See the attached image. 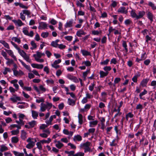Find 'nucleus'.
Here are the masks:
<instances>
[{
    "instance_id": "1",
    "label": "nucleus",
    "mask_w": 156,
    "mask_h": 156,
    "mask_svg": "<svg viewBox=\"0 0 156 156\" xmlns=\"http://www.w3.org/2000/svg\"><path fill=\"white\" fill-rule=\"evenodd\" d=\"M46 104H45L42 103L41 104L40 111L41 112H44L46 109L49 111L52 106V104L51 103L46 102Z\"/></svg>"
},
{
    "instance_id": "2",
    "label": "nucleus",
    "mask_w": 156,
    "mask_h": 156,
    "mask_svg": "<svg viewBox=\"0 0 156 156\" xmlns=\"http://www.w3.org/2000/svg\"><path fill=\"white\" fill-rule=\"evenodd\" d=\"M27 141L28 143L26 146V147L28 149H30L32 148L35 145V143L37 140L36 139L31 138H29L27 140Z\"/></svg>"
},
{
    "instance_id": "3",
    "label": "nucleus",
    "mask_w": 156,
    "mask_h": 156,
    "mask_svg": "<svg viewBox=\"0 0 156 156\" xmlns=\"http://www.w3.org/2000/svg\"><path fill=\"white\" fill-rule=\"evenodd\" d=\"M20 55L27 62L31 63V60L30 58L29 55H27L26 53L23 50H20L18 51Z\"/></svg>"
},
{
    "instance_id": "4",
    "label": "nucleus",
    "mask_w": 156,
    "mask_h": 156,
    "mask_svg": "<svg viewBox=\"0 0 156 156\" xmlns=\"http://www.w3.org/2000/svg\"><path fill=\"white\" fill-rule=\"evenodd\" d=\"M13 75L17 77H20L24 75V73L21 70H17L16 69H12Z\"/></svg>"
},
{
    "instance_id": "5",
    "label": "nucleus",
    "mask_w": 156,
    "mask_h": 156,
    "mask_svg": "<svg viewBox=\"0 0 156 156\" xmlns=\"http://www.w3.org/2000/svg\"><path fill=\"white\" fill-rule=\"evenodd\" d=\"M90 143L89 142H87L85 143L81 144V146L84 147V152L89 151L90 148L89 146H90Z\"/></svg>"
},
{
    "instance_id": "6",
    "label": "nucleus",
    "mask_w": 156,
    "mask_h": 156,
    "mask_svg": "<svg viewBox=\"0 0 156 156\" xmlns=\"http://www.w3.org/2000/svg\"><path fill=\"white\" fill-rule=\"evenodd\" d=\"M10 100L13 103H15L17 101L21 100V98L20 97L17 96L16 94H13V96L10 98Z\"/></svg>"
},
{
    "instance_id": "7",
    "label": "nucleus",
    "mask_w": 156,
    "mask_h": 156,
    "mask_svg": "<svg viewBox=\"0 0 156 156\" xmlns=\"http://www.w3.org/2000/svg\"><path fill=\"white\" fill-rule=\"evenodd\" d=\"M12 21L14 23L16 26L18 27H21L24 25V23L20 19L13 20H12Z\"/></svg>"
},
{
    "instance_id": "8",
    "label": "nucleus",
    "mask_w": 156,
    "mask_h": 156,
    "mask_svg": "<svg viewBox=\"0 0 156 156\" xmlns=\"http://www.w3.org/2000/svg\"><path fill=\"white\" fill-rule=\"evenodd\" d=\"M5 51L7 53L8 55L10 56L11 57L13 58L15 60H17V58L16 56L14 55L13 52L11 50H8L5 49Z\"/></svg>"
},
{
    "instance_id": "9",
    "label": "nucleus",
    "mask_w": 156,
    "mask_h": 156,
    "mask_svg": "<svg viewBox=\"0 0 156 156\" xmlns=\"http://www.w3.org/2000/svg\"><path fill=\"white\" fill-rule=\"evenodd\" d=\"M117 12L119 13H121L127 14L128 13L127 9H126V8L124 6H122L119 8Z\"/></svg>"
},
{
    "instance_id": "10",
    "label": "nucleus",
    "mask_w": 156,
    "mask_h": 156,
    "mask_svg": "<svg viewBox=\"0 0 156 156\" xmlns=\"http://www.w3.org/2000/svg\"><path fill=\"white\" fill-rule=\"evenodd\" d=\"M17 82L18 80L16 79L12 80L10 81V83L13 84V86L16 88V91H17L19 89V86L17 84Z\"/></svg>"
},
{
    "instance_id": "11",
    "label": "nucleus",
    "mask_w": 156,
    "mask_h": 156,
    "mask_svg": "<svg viewBox=\"0 0 156 156\" xmlns=\"http://www.w3.org/2000/svg\"><path fill=\"white\" fill-rule=\"evenodd\" d=\"M48 25L44 22H41L39 23V26L38 28L39 29H47Z\"/></svg>"
},
{
    "instance_id": "12",
    "label": "nucleus",
    "mask_w": 156,
    "mask_h": 156,
    "mask_svg": "<svg viewBox=\"0 0 156 156\" xmlns=\"http://www.w3.org/2000/svg\"><path fill=\"white\" fill-rule=\"evenodd\" d=\"M73 20L71 19L70 21H69L66 22L65 25V27L66 28L71 27L73 26Z\"/></svg>"
},
{
    "instance_id": "13",
    "label": "nucleus",
    "mask_w": 156,
    "mask_h": 156,
    "mask_svg": "<svg viewBox=\"0 0 156 156\" xmlns=\"http://www.w3.org/2000/svg\"><path fill=\"white\" fill-rule=\"evenodd\" d=\"M63 133L66 135H69L68 137L69 138L72 136L73 132L72 131L69 132L68 130L65 129L63 130Z\"/></svg>"
},
{
    "instance_id": "14",
    "label": "nucleus",
    "mask_w": 156,
    "mask_h": 156,
    "mask_svg": "<svg viewBox=\"0 0 156 156\" xmlns=\"http://www.w3.org/2000/svg\"><path fill=\"white\" fill-rule=\"evenodd\" d=\"M31 66L34 68H36L38 69H42L43 67V65L42 64L32 63L31 64Z\"/></svg>"
},
{
    "instance_id": "15",
    "label": "nucleus",
    "mask_w": 156,
    "mask_h": 156,
    "mask_svg": "<svg viewBox=\"0 0 156 156\" xmlns=\"http://www.w3.org/2000/svg\"><path fill=\"white\" fill-rule=\"evenodd\" d=\"M44 55L45 54L44 53H41L38 51H37L36 52V54H34L33 55V56L35 58V57L40 58L42 56Z\"/></svg>"
},
{
    "instance_id": "16",
    "label": "nucleus",
    "mask_w": 156,
    "mask_h": 156,
    "mask_svg": "<svg viewBox=\"0 0 156 156\" xmlns=\"http://www.w3.org/2000/svg\"><path fill=\"white\" fill-rule=\"evenodd\" d=\"M145 14V12L144 11H140L137 15V19H140L142 18Z\"/></svg>"
},
{
    "instance_id": "17",
    "label": "nucleus",
    "mask_w": 156,
    "mask_h": 156,
    "mask_svg": "<svg viewBox=\"0 0 156 156\" xmlns=\"http://www.w3.org/2000/svg\"><path fill=\"white\" fill-rule=\"evenodd\" d=\"M149 80L147 78L143 79L140 83L141 85L143 87H146Z\"/></svg>"
},
{
    "instance_id": "18",
    "label": "nucleus",
    "mask_w": 156,
    "mask_h": 156,
    "mask_svg": "<svg viewBox=\"0 0 156 156\" xmlns=\"http://www.w3.org/2000/svg\"><path fill=\"white\" fill-rule=\"evenodd\" d=\"M98 122V121L97 120L90 121L89 122V126L91 127H94L97 125Z\"/></svg>"
},
{
    "instance_id": "19",
    "label": "nucleus",
    "mask_w": 156,
    "mask_h": 156,
    "mask_svg": "<svg viewBox=\"0 0 156 156\" xmlns=\"http://www.w3.org/2000/svg\"><path fill=\"white\" fill-rule=\"evenodd\" d=\"M82 140V137L81 136L79 135H77L75 136L73 138V140L74 141H80Z\"/></svg>"
},
{
    "instance_id": "20",
    "label": "nucleus",
    "mask_w": 156,
    "mask_h": 156,
    "mask_svg": "<svg viewBox=\"0 0 156 156\" xmlns=\"http://www.w3.org/2000/svg\"><path fill=\"white\" fill-rule=\"evenodd\" d=\"M59 41V40L58 39H57L54 41H52L51 43V46L55 48L58 47V43Z\"/></svg>"
},
{
    "instance_id": "21",
    "label": "nucleus",
    "mask_w": 156,
    "mask_h": 156,
    "mask_svg": "<svg viewBox=\"0 0 156 156\" xmlns=\"http://www.w3.org/2000/svg\"><path fill=\"white\" fill-rule=\"evenodd\" d=\"M0 43L2 44L5 48L9 49L10 48L9 45L8 43L6 42L5 41L0 40Z\"/></svg>"
},
{
    "instance_id": "22",
    "label": "nucleus",
    "mask_w": 156,
    "mask_h": 156,
    "mask_svg": "<svg viewBox=\"0 0 156 156\" xmlns=\"http://www.w3.org/2000/svg\"><path fill=\"white\" fill-rule=\"evenodd\" d=\"M8 149V147L4 144H2L0 146V151L1 152L7 151Z\"/></svg>"
},
{
    "instance_id": "23",
    "label": "nucleus",
    "mask_w": 156,
    "mask_h": 156,
    "mask_svg": "<svg viewBox=\"0 0 156 156\" xmlns=\"http://www.w3.org/2000/svg\"><path fill=\"white\" fill-rule=\"evenodd\" d=\"M86 33L82 30H80L77 31L76 32V35L79 37H81L82 35H85Z\"/></svg>"
},
{
    "instance_id": "24",
    "label": "nucleus",
    "mask_w": 156,
    "mask_h": 156,
    "mask_svg": "<svg viewBox=\"0 0 156 156\" xmlns=\"http://www.w3.org/2000/svg\"><path fill=\"white\" fill-rule=\"evenodd\" d=\"M32 117L34 119H37L38 115V112L34 110L31 111Z\"/></svg>"
},
{
    "instance_id": "25",
    "label": "nucleus",
    "mask_w": 156,
    "mask_h": 156,
    "mask_svg": "<svg viewBox=\"0 0 156 156\" xmlns=\"http://www.w3.org/2000/svg\"><path fill=\"white\" fill-rule=\"evenodd\" d=\"M78 122L80 125H81L83 123V116L80 114H78Z\"/></svg>"
},
{
    "instance_id": "26",
    "label": "nucleus",
    "mask_w": 156,
    "mask_h": 156,
    "mask_svg": "<svg viewBox=\"0 0 156 156\" xmlns=\"http://www.w3.org/2000/svg\"><path fill=\"white\" fill-rule=\"evenodd\" d=\"M147 13L148 18L151 22H152L154 17L153 14L150 12H147Z\"/></svg>"
},
{
    "instance_id": "27",
    "label": "nucleus",
    "mask_w": 156,
    "mask_h": 156,
    "mask_svg": "<svg viewBox=\"0 0 156 156\" xmlns=\"http://www.w3.org/2000/svg\"><path fill=\"white\" fill-rule=\"evenodd\" d=\"M68 103L69 105L72 106L76 104L75 101L72 99H71L70 98L68 99Z\"/></svg>"
},
{
    "instance_id": "28",
    "label": "nucleus",
    "mask_w": 156,
    "mask_h": 156,
    "mask_svg": "<svg viewBox=\"0 0 156 156\" xmlns=\"http://www.w3.org/2000/svg\"><path fill=\"white\" fill-rule=\"evenodd\" d=\"M55 142L56 143L55 146L59 149L61 148L63 146V144L59 141H55Z\"/></svg>"
},
{
    "instance_id": "29",
    "label": "nucleus",
    "mask_w": 156,
    "mask_h": 156,
    "mask_svg": "<svg viewBox=\"0 0 156 156\" xmlns=\"http://www.w3.org/2000/svg\"><path fill=\"white\" fill-rule=\"evenodd\" d=\"M134 117V115L131 112H130L127 114L126 115V121H128L129 120V118H132Z\"/></svg>"
},
{
    "instance_id": "30",
    "label": "nucleus",
    "mask_w": 156,
    "mask_h": 156,
    "mask_svg": "<svg viewBox=\"0 0 156 156\" xmlns=\"http://www.w3.org/2000/svg\"><path fill=\"white\" fill-rule=\"evenodd\" d=\"M100 77L101 78L105 76H107L108 73V72H104L102 71H100Z\"/></svg>"
},
{
    "instance_id": "31",
    "label": "nucleus",
    "mask_w": 156,
    "mask_h": 156,
    "mask_svg": "<svg viewBox=\"0 0 156 156\" xmlns=\"http://www.w3.org/2000/svg\"><path fill=\"white\" fill-rule=\"evenodd\" d=\"M51 140L50 138H48V139L47 140H43L40 141V142L42 144H43L45 143L49 144L51 142Z\"/></svg>"
},
{
    "instance_id": "32",
    "label": "nucleus",
    "mask_w": 156,
    "mask_h": 156,
    "mask_svg": "<svg viewBox=\"0 0 156 156\" xmlns=\"http://www.w3.org/2000/svg\"><path fill=\"white\" fill-rule=\"evenodd\" d=\"M19 140V138L17 136H13L11 138V141L13 143H17Z\"/></svg>"
},
{
    "instance_id": "33",
    "label": "nucleus",
    "mask_w": 156,
    "mask_h": 156,
    "mask_svg": "<svg viewBox=\"0 0 156 156\" xmlns=\"http://www.w3.org/2000/svg\"><path fill=\"white\" fill-rule=\"evenodd\" d=\"M27 133L26 132L23 130L21 131V138L22 140H25L27 138Z\"/></svg>"
},
{
    "instance_id": "34",
    "label": "nucleus",
    "mask_w": 156,
    "mask_h": 156,
    "mask_svg": "<svg viewBox=\"0 0 156 156\" xmlns=\"http://www.w3.org/2000/svg\"><path fill=\"white\" fill-rule=\"evenodd\" d=\"M140 74L139 73L137 74L134 76L132 78V80L133 82L136 83L137 81V78L140 76Z\"/></svg>"
},
{
    "instance_id": "35",
    "label": "nucleus",
    "mask_w": 156,
    "mask_h": 156,
    "mask_svg": "<svg viewBox=\"0 0 156 156\" xmlns=\"http://www.w3.org/2000/svg\"><path fill=\"white\" fill-rule=\"evenodd\" d=\"M122 46L124 48L125 52H127L128 51V49L127 48V45L126 41H122Z\"/></svg>"
},
{
    "instance_id": "36",
    "label": "nucleus",
    "mask_w": 156,
    "mask_h": 156,
    "mask_svg": "<svg viewBox=\"0 0 156 156\" xmlns=\"http://www.w3.org/2000/svg\"><path fill=\"white\" fill-rule=\"evenodd\" d=\"M19 60L23 66L27 69L29 70L30 68V66L27 65L23 61L20 59H19Z\"/></svg>"
},
{
    "instance_id": "37",
    "label": "nucleus",
    "mask_w": 156,
    "mask_h": 156,
    "mask_svg": "<svg viewBox=\"0 0 156 156\" xmlns=\"http://www.w3.org/2000/svg\"><path fill=\"white\" fill-rule=\"evenodd\" d=\"M39 88L40 90L42 91V93H44L47 90H48V89H46L42 85H40L39 87Z\"/></svg>"
},
{
    "instance_id": "38",
    "label": "nucleus",
    "mask_w": 156,
    "mask_h": 156,
    "mask_svg": "<svg viewBox=\"0 0 156 156\" xmlns=\"http://www.w3.org/2000/svg\"><path fill=\"white\" fill-rule=\"evenodd\" d=\"M131 16L133 18H136L137 19V15L135 12V10H132L130 12Z\"/></svg>"
},
{
    "instance_id": "39",
    "label": "nucleus",
    "mask_w": 156,
    "mask_h": 156,
    "mask_svg": "<svg viewBox=\"0 0 156 156\" xmlns=\"http://www.w3.org/2000/svg\"><path fill=\"white\" fill-rule=\"evenodd\" d=\"M11 72V70L9 68L5 67V68L4 71L3 72V73L4 75H5L7 74L8 72L10 73Z\"/></svg>"
},
{
    "instance_id": "40",
    "label": "nucleus",
    "mask_w": 156,
    "mask_h": 156,
    "mask_svg": "<svg viewBox=\"0 0 156 156\" xmlns=\"http://www.w3.org/2000/svg\"><path fill=\"white\" fill-rule=\"evenodd\" d=\"M28 124L29 125L30 128L34 127L36 124V121L34 120L30 122H29Z\"/></svg>"
},
{
    "instance_id": "41",
    "label": "nucleus",
    "mask_w": 156,
    "mask_h": 156,
    "mask_svg": "<svg viewBox=\"0 0 156 156\" xmlns=\"http://www.w3.org/2000/svg\"><path fill=\"white\" fill-rule=\"evenodd\" d=\"M36 145L37 146V148H38L40 150H41L42 149V144L39 141L37 142Z\"/></svg>"
},
{
    "instance_id": "42",
    "label": "nucleus",
    "mask_w": 156,
    "mask_h": 156,
    "mask_svg": "<svg viewBox=\"0 0 156 156\" xmlns=\"http://www.w3.org/2000/svg\"><path fill=\"white\" fill-rule=\"evenodd\" d=\"M30 44L32 46V47L30 48L31 49L33 50L34 49L36 48L37 45L34 41H31Z\"/></svg>"
},
{
    "instance_id": "43",
    "label": "nucleus",
    "mask_w": 156,
    "mask_h": 156,
    "mask_svg": "<svg viewBox=\"0 0 156 156\" xmlns=\"http://www.w3.org/2000/svg\"><path fill=\"white\" fill-rule=\"evenodd\" d=\"M90 70H87L86 71L84 72L83 73V76L84 80H86V77L87 76L88 73H90Z\"/></svg>"
},
{
    "instance_id": "44",
    "label": "nucleus",
    "mask_w": 156,
    "mask_h": 156,
    "mask_svg": "<svg viewBox=\"0 0 156 156\" xmlns=\"http://www.w3.org/2000/svg\"><path fill=\"white\" fill-rule=\"evenodd\" d=\"M81 51L83 55H90V52L86 50H82Z\"/></svg>"
},
{
    "instance_id": "45",
    "label": "nucleus",
    "mask_w": 156,
    "mask_h": 156,
    "mask_svg": "<svg viewBox=\"0 0 156 156\" xmlns=\"http://www.w3.org/2000/svg\"><path fill=\"white\" fill-rule=\"evenodd\" d=\"M13 153L16 156H24V154L23 153H20L16 151H14Z\"/></svg>"
},
{
    "instance_id": "46",
    "label": "nucleus",
    "mask_w": 156,
    "mask_h": 156,
    "mask_svg": "<svg viewBox=\"0 0 156 156\" xmlns=\"http://www.w3.org/2000/svg\"><path fill=\"white\" fill-rule=\"evenodd\" d=\"M93 95L90 94L88 92H86V97L88 99H90L93 98Z\"/></svg>"
},
{
    "instance_id": "47",
    "label": "nucleus",
    "mask_w": 156,
    "mask_h": 156,
    "mask_svg": "<svg viewBox=\"0 0 156 156\" xmlns=\"http://www.w3.org/2000/svg\"><path fill=\"white\" fill-rule=\"evenodd\" d=\"M65 153L68 154V156H71V155L73 156V155H74V154L75 153V152L74 151H65Z\"/></svg>"
},
{
    "instance_id": "48",
    "label": "nucleus",
    "mask_w": 156,
    "mask_h": 156,
    "mask_svg": "<svg viewBox=\"0 0 156 156\" xmlns=\"http://www.w3.org/2000/svg\"><path fill=\"white\" fill-rule=\"evenodd\" d=\"M16 122L20 126H21L23 125L24 124V122L23 121V120L21 119H19V121H16Z\"/></svg>"
},
{
    "instance_id": "49",
    "label": "nucleus",
    "mask_w": 156,
    "mask_h": 156,
    "mask_svg": "<svg viewBox=\"0 0 156 156\" xmlns=\"http://www.w3.org/2000/svg\"><path fill=\"white\" fill-rule=\"evenodd\" d=\"M12 40L15 41V42H17L18 43L20 44L21 41L20 38H18L16 37H13L12 38Z\"/></svg>"
},
{
    "instance_id": "50",
    "label": "nucleus",
    "mask_w": 156,
    "mask_h": 156,
    "mask_svg": "<svg viewBox=\"0 0 156 156\" xmlns=\"http://www.w3.org/2000/svg\"><path fill=\"white\" fill-rule=\"evenodd\" d=\"M101 31L100 30L98 31V30H94L92 32V34L94 35H98L99 34H101Z\"/></svg>"
},
{
    "instance_id": "51",
    "label": "nucleus",
    "mask_w": 156,
    "mask_h": 156,
    "mask_svg": "<svg viewBox=\"0 0 156 156\" xmlns=\"http://www.w3.org/2000/svg\"><path fill=\"white\" fill-rule=\"evenodd\" d=\"M1 55L5 59H9V58L7 57L6 53L3 50H2L1 51Z\"/></svg>"
},
{
    "instance_id": "52",
    "label": "nucleus",
    "mask_w": 156,
    "mask_h": 156,
    "mask_svg": "<svg viewBox=\"0 0 156 156\" xmlns=\"http://www.w3.org/2000/svg\"><path fill=\"white\" fill-rule=\"evenodd\" d=\"M121 80V79L119 77L116 78L114 81V84L113 85L115 87V84L116 83H118Z\"/></svg>"
},
{
    "instance_id": "53",
    "label": "nucleus",
    "mask_w": 156,
    "mask_h": 156,
    "mask_svg": "<svg viewBox=\"0 0 156 156\" xmlns=\"http://www.w3.org/2000/svg\"><path fill=\"white\" fill-rule=\"evenodd\" d=\"M49 35V33L48 32H43L41 34V36L44 38L47 37Z\"/></svg>"
},
{
    "instance_id": "54",
    "label": "nucleus",
    "mask_w": 156,
    "mask_h": 156,
    "mask_svg": "<svg viewBox=\"0 0 156 156\" xmlns=\"http://www.w3.org/2000/svg\"><path fill=\"white\" fill-rule=\"evenodd\" d=\"M23 13L24 14L27 15L28 16L30 15L31 14V12L30 11L27 10H24L22 11Z\"/></svg>"
},
{
    "instance_id": "55",
    "label": "nucleus",
    "mask_w": 156,
    "mask_h": 156,
    "mask_svg": "<svg viewBox=\"0 0 156 156\" xmlns=\"http://www.w3.org/2000/svg\"><path fill=\"white\" fill-rule=\"evenodd\" d=\"M148 5L151 7L153 10H154L156 9V6L154 4L151 2H149Z\"/></svg>"
},
{
    "instance_id": "56",
    "label": "nucleus",
    "mask_w": 156,
    "mask_h": 156,
    "mask_svg": "<svg viewBox=\"0 0 156 156\" xmlns=\"http://www.w3.org/2000/svg\"><path fill=\"white\" fill-rule=\"evenodd\" d=\"M95 85V82H93L91 83V85H90L89 87V89L90 91H92L94 89V87Z\"/></svg>"
},
{
    "instance_id": "57",
    "label": "nucleus",
    "mask_w": 156,
    "mask_h": 156,
    "mask_svg": "<svg viewBox=\"0 0 156 156\" xmlns=\"http://www.w3.org/2000/svg\"><path fill=\"white\" fill-rule=\"evenodd\" d=\"M82 64H84L87 66H89L91 65V63L89 61H83L82 62Z\"/></svg>"
},
{
    "instance_id": "58",
    "label": "nucleus",
    "mask_w": 156,
    "mask_h": 156,
    "mask_svg": "<svg viewBox=\"0 0 156 156\" xmlns=\"http://www.w3.org/2000/svg\"><path fill=\"white\" fill-rule=\"evenodd\" d=\"M147 91L144 89V91L140 94L139 96L141 99H142V96L147 93Z\"/></svg>"
},
{
    "instance_id": "59",
    "label": "nucleus",
    "mask_w": 156,
    "mask_h": 156,
    "mask_svg": "<svg viewBox=\"0 0 156 156\" xmlns=\"http://www.w3.org/2000/svg\"><path fill=\"white\" fill-rule=\"evenodd\" d=\"M124 23L126 25L128 26L132 23V21L130 19H127L125 20Z\"/></svg>"
},
{
    "instance_id": "60",
    "label": "nucleus",
    "mask_w": 156,
    "mask_h": 156,
    "mask_svg": "<svg viewBox=\"0 0 156 156\" xmlns=\"http://www.w3.org/2000/svg\"><path fill=\"white\" fill-rule=\"evenodd\" d=\"M47 127V125H46L45 124H42L39 127V129H40L44 130Z\"/></svg>"
},
{
    "instance_id": "61",
    "label": "nucleus",
    "mask_w": 156,
    "mask_h": 156,
    "mask_svg": "<svg viewBox=\"0 0 156 156\" xmlns=\"http://www.w3.org/2000/svg\"><path fill=\"white\" fill-rule=\"evenodd\" d=\"M49 135L48 134H47L45 133H41L39 134V136L42 137V138H46L48 137Z\"/></svg>"
},
{
    "instance_id": "62",
    "label": "nucleus",
    "mask_w": 156,
    "mask_h": 156,
    "mask_svg": "<svg viewBox=\"0 0 156 156\" xmlns=\"http://www.w3.org/2000/svg\"><path fill=\"white\" fill-rule=\"evenodd\" d=\"M109 61V59H107L105 60L104 61H103L101 62V65H107L108 64Z\"/></svg>"
},
{
    "instance_id": "63",
    "label": "nucleus",
    "mask_w": 156,
    "mask_h": 156,
    "mask_svg": "<svg viewBox=\"0 0 156 156\" xmlns=\"http://www.w3.org/2000/svg\"><path fill=\"white\" fill-rule=\"evenodd\" d=\"M103 69L106 72H108L111 70V68L110 66H106Z\"/></svg>"
},
{
    "instance_id": "64",
    "label": "nucleus",
    "mask_w": 156,
    "mask_h": 156,
    "mask_svg": "<svg viewBox=\"0 0 156 156\" xmlns=\"http://www.w3.org/2000/svg\"><path fill=\"white\" fill-rule=\"evenodd\" d=\"M84 154L81 152H79L73 155V156H84Z\"/></svg>"
}]
</instances>
